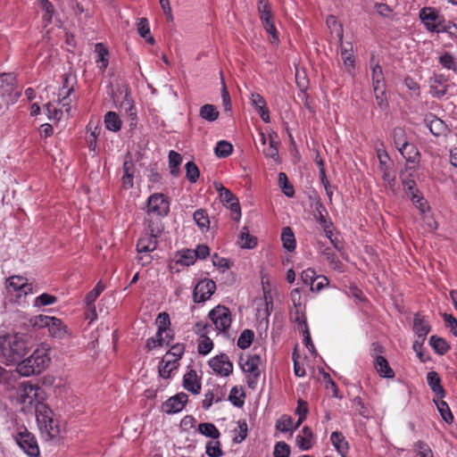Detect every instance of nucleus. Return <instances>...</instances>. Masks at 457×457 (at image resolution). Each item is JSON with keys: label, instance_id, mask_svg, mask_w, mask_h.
Wrapping results in <instances>:
<instances>
[{"label": "nucleus", "instance_id": "obj_54", "mask_svg": "<svg viewBox=\"0 0 457 457\" xmlns=\"http://www.w3.org/2000/svg\"><path fill=\"white\" fill-rule=\"evenodd\" d=\"M212 341L205 335H202L198 343V353L200 354H207L212 351Z\"/></svg>", "mask_w": 457, "mask_h": 457}, {"label": "nucleus", "instance_id": "obj_57", "mask_svg": "<svg viewBox=\"0 0 457 457\" xmlns=\"http://www.w3.org/2000/svg\"><path fill=\"white\" fill-rule=\"evenodd\" d=\"M301 280L303 284L312 286L313 282L317 280L316 271L313 269L308 268L302 271Z\"/></svg>", "mask_w": 457, "mask_h": 457}, {"label": "nucleus", "instance_id": "obj_24", "mask_svg": "<svg viewBox=\"0 0 457 457\" xmlns=\"http://www.w3.org/2000/svg\"><path fill=\"white\" fill-rule=\"evenodd\" d=\"M183 386L187 391L193 394L200 393L201 385L197 379V375L195 370H191L184 375Z\"/></svg>", "mask_w": 457, "mask_h": 457}, {"label": "nucleus", "instance_id": "obj_50", "mask_svg": "<svg viewBox=\"0 0 457 457\" xmlns=\"http://www.w3.org/2000/svg\"><path fill=\"white\" fill-rule=\"evenodd\" d=\"M104 286L102 284L101 281H99L95 288L91 290L87 295H86V304L87 306H91L94 304L97 297L100 295V294L104 291Z\"/></svg>", "mask_w": 457, "mask_h": 457}, {"label": "nucleus", "instance_id": "obj_7", "mask_svg": "<svg viewBox=\"0 0 457 457\" xmlns=\"http://www.w3.org/2000/svg\"><path fill=\"white\" fill-rule=\"evenodd\" d=\"M0 93L4 98L5 104L9 105L11 103L16 101V99L21 95L20 92L14 91L15 78L12 76V74L4 73L0 76Z\"/></svg>", "mask_w": 457, "mask_h": 457}, {"label": "nucleus", "instance_id": "obj_13", "mask_svg": "<svg viewBox=\"0 0 457 457\" xmlns=\"http://www.w3.org/2000/svg\"><path fill=\"white\" fill-rule=\"evenodd\" d=\"M371 79L373 91L381 92L386 87L383 70L378 62H374V57L370 60Z\"/></svg>", "mask_w": 457, "mask_h": 457}, {"label": "nucleus", "instance_id": "obj_39", "mask_svg": "<svg viewBox=\"0 0 457 457\" xmlns=\"http://www.w3.org/2000/svg\"><path fill=\"white\" fill-rule=\"evenodd\" d=\"M182 162V156L175 151L169 153V168L170 174L174 177H178L179 174V165Z\"/></svg>", "mask_w": 457, "mask_h": 457}, {"label": "nucleus", "instance_id": "obj_41", "mask_svg": "<svg viewBox=\"0 0 457 457\" xmlns=\"http://www.w3.org/2000/svg\"><path fill=\"white\" fill-rule=\"evenodd\" d=\"M200 116L208 121H214L219 118V112L212 104H206L200 108Z\"/></svg>", "mask_w": 457, "mask_h": 457}, {"label": "nucleus", "instance_id": "obj_6", "mask_svg": "<svg viewBox=\"0 0 457 457\" xmlns=\"http://www.w3.org/2000/svg\"><path fill=\"white\" fill-rule=\"evenodd\" d=\"M147 210L149 215L162 217L168 214L170 204L164 195L154 194L148 198Z\"/></svg>", "mask_w": 457, "mask_h": 457}, {"label": "nucleus", "instance_id": "obj_59", "mask_svg": "<svg viewBox=\"0 0 457 457\" xmlns=\"http://www.w3.org/2000/svg\"><path fill=\"white\" fill-rule=\"evenodd\" d=\"M50 321H52V317L46 315H37L30 320V323L38 328H48Z\"/></svg>", "mask_w": 457, "mask_h": 457}, {"label": "nucleus", "instance_id": "obj_36", "mask_svg": "<svg viewBox=\"0 0 457 457\" xmlns=\"http://www.w3.org/2000/svg\"><path fill=\"white\" fill-rule=\"evenodd\" d=\"M320 252L324 255L326 256V259L329 262L331 267L335 270H342V262L337 258V255L335 253V252L328 247V246H324V245H321L320 247Z\"/></svg>", "mask_w": 457, "mask_h": 457}, {"label": "nucleus", "instance_id": "obj_33", "mask_svg": "<svg viewBox=\"0 0 457 457\" xmlns=\"http://www.w3.org/2000/svg\"><path fill=\"white\" fill-rule=\"evenodd\" d=\"M326 23L328 29L330 30V33L332 35L335 34L336 37L340 41V43L342 44L344 37L343 28L342 25L337 21V18L333 15H329L326 20Z\"/></svg>", "mask_w": 457, "mask_h": 457}, {"label": "nucleus", "instance_id": "obj_48", "mask_svg": "<svg viewBox=\"0 0 457 457\" xmlns=\"http://www.w3.org/2000/svg\"><path fill=\"white\" fill-rule=\"evenodd\" d=\"M186 169V177L191 182L195 183L198 179L200 176L199 170L195 162H188L185 165Z\"/></svg>", "mask_w": 457, "mask_h": 457}, {"label": "nucleus", "instance_id": "obj_56", "mask_svg": "<svg viewBox=\"0 0 457 457\" xmlns=\"http://www.w3.org/2000/svg\"><path fill=\"white\" fill-rule=\"evenodd\" d=\"M290 447L285 442H278L274 447V457H289Z\"/></svg>", "mask_w": 457, "mask_h": 457}, {"label": "nucleus", "instance_id": "obj_47", "mask_svg": "<svg viewBox=\"0 0 457 457\" xmlns=\"http://www.w3.org/2000/svg\"><path fill=\"white\" fill-rule=\"evenodd\" d=\"M278 184L283 191V193L288 196L292 197L295 194V190L293 186L289 183L288 179L284 172H280L278 174Z\"/></svg>", "mask_w": 457, "mask_h": 457}, {"label": "nucleus", "instance_id": "obj_38", "mask_svg": "<svg viewBox=\"0 0 457 457\" xmlns=\"http://www.w3.org/2000/svg\"><path fill=\"white\" fill-rule=\"evenodd\" d=\"M434 402L436 405V408L442 417V419L448 424H452L453 422V415L449 408V405L446 402L443 400H435Z\"/></svg>", "mask_w": 457, "mask_h": 457}, {"label": "nucleus", "instance_id": "obj_8", "mask_svg": "<svg viewBox=\"0 0 457 457\" xmlns=\"http://www.w3.org/2000/svg\"><path fill=\"white\" fill-rule=\"evenodd\" d=\"M209 317L219 331H226L230 327V312L225 306L215 307L210 312Z\"/></svg>", "mask_w": 457, "mask_h": 457}, {"label": "nucleus", "instance_id": "obj_62", "mask_svg": "<svg viewBox=\"0 0 457 457\" xmlns=\"http://www.w3.org/2000/svg\"><path fill=\"white\" fill-rule=\"evenodd\" d=\"M195 253L193 250L187 249L183 251L179 262L184 265L189 266L195 262Z\"/></svg>", "mask_w": 457, "mask_h": 457}, {"label": "nucleus", "instance_id": "obj_11", "mask_svg": "<svg viewBox=\"0 0 457 457\" xmlns=\"http://www.w3.org/2000/svg\"><path fill=\"white\" fill-rule=\"evenodd\" d=\"M209 365L212 370L221 376H228L233 370V365L228 357L221 353L209 361Z\"/></svg>", "mask_w": 457, "mask_h": 457}, {"label": "nucleus", "instance_id": "obj_26", "mask_svg": "<svg viewBox=\"0 0 457 457\" xmlns=\"http://www.w3.org/2000/svg\"><path fill=\"white\" fill-rule=\"evenodd\" d=\"M430 91L436 97H441L446 93L447 86L443 76H435L430 79Z\"/></svg>", "mask_w": 457, "mask_h": 457}, {"label": "nucleus", "instance_id": "obj_25", "mask_svg": "<svg viewBox=\"0 0 457 457\" xmlns=\"http://www.w3.org/2000/svg\"><path fill=\"white\" fill-rule=\"evenodd\" d=\"M413 331L417 335V337H426L430 331L428 321L419 313L414 316Z\"/></svg>", "mask_w": 457, "mask_h": 457}, {"label": "nucleus", "instance_id": "obj_22", "mask_svg": "<svg viewBox=\"0 0 457 457\" xmlns=\"http://www.w3.org/2000/svg\"><path fill=\"white\" fill-rule=\"evenodd\" d=\"M251 103L256 108L262 120L266 123L270 122V114L264 98L261 95L253 93L251 96Z\"/></svg>", "mask_w": 457, "mask_h": 457}, {"label": "nucleus", "instance_id": "obj_60", "mask_svg": "<svg viewBox=\"0 0 457 457\" xmlns=\"http://www.w3.org/2000/svg\"><path fill=\"white\" fill-rule=\"evenodd\" d=\"M291 301L296 309V312L302 311V307L303 305V301L302 298V295L299 288H295L292 290L290 294Z\"/></svg>", "mask_w": 457, "mask_h": 457}, {"label": "nucleus", "instance_id": "obj_10", "mask_svg": "<svg viewBox=\"0 0 457 457\" xmlns=\"http://www.w3.org/2000/svg\"><path fill=\"white\" fill-rule=\"evenodd\" d=\"M216 288L215 283L211 279H204L199 281L194 289L193 298L195 303H202L208 300Z\"/></svg>", "mask_w": 457, "mask_h": 457}, {"label": "nucleus", "instance_id": "obj_5", "mask_svg": "<svg viewBox=\"0 0 457 457\" xmlns=\"http://www.w3.org/2000/svg\"><path fill=\"white\" fill-rule=\"evenodd\" d=\"M15 440L19 446L31 457H37L39 454V447L35 436L26 428L20 431L15 436Z\"/></svg>", "mask_w": 457, "mask_h": 457}, {"label": "nucleus", "instance_id": "obj_23", "mask_svg": "<svg viewBox=\"0 0 457 457\" xmlns=\"http://www.w3.org/2000/svg\"><path fill=\"white\" fill-rule=\"evenodd\" d=\"M427 382L433 393L439 396L440 399L445 395V391L441 386V378L437 372L429 371L427 374Z\"/></svg>", "mask_w": 457, "mask_h": 457}, {"label": "nucleus", "instance_id": "obj_28", "mask_svg": "<svg viewBox=\"0 0 457 457\" xmlns=\"http://www.w3.org/2000/svg\"><path fill=\"white\" fill-rule=\"evenodd\" d=\"M374 365L380 376L387 378H392L395 377V372L390 368L386 359L383 356H377Z\"/></svg>", "mask_w": 457, "mask_h": 457}, {"label": "nucleus", "instance_id": "obj_18", "mask_svg": "<svg viewBox=\"0 0 457 457\" xmlns=\"http://www.w3.org/2000/svg\"><path fill=\"white\" fill-rule=\"evenodd\" d=\"M7 287H12L14 291H21L24 295L32 292V285L28 284L26 278L21 276H12L7 279Z\"/></svg>", "mask_w": 457, "mask_h": 457}, {"label": "nucleus", "instance_id": "obj_43", "mask_svg": "<svg viewBox=\"0 0 457 457\" xmlns=\"http://www.w3.org/2000/svg\"><path fill=\"white\" fill-rule=\"evenodd\" d=\"M155 323L158 327L157 336L161 337L166 332L170 324V316L167 312H161L158 314Z\"/></svg>", "mask_w": 457, "mask_h": 457}, {"label": "nucleus", "instance_id": "obj_44", "mask_svg": "<svg viewBox=\"0 0 457 457\" xmlns=\"http://www.w3.org/2000/svg\"><path fill=\"white\" fill-rule=\"evenodd\" d=\"M393 140L395 147L399 149L401 146L408 143L407 135L403 128L396 127L393 130Z\"/></svg>", "mask_w": 457, "mask_h": 457}, {"label": "nucleus", "instance_id": "obj_17", "mask_svg": "<svg viewBox=\"0 0 457 457\" xmlns=\"http://www.w3.org/2000/svg\"><path fill=\"white\" fill-rule=\"evenodd\" d=\"M261 363V357L258 354L248 356L246 361L243 362L241 359L240 366L245 372L250 373L254 378L260 376L259 365Z\"/></svg>", "mask_w": 457, "mask_h": 457}, {"label": "nucleus", "instance_id": "obj_46", "mask_svg": "<svg viewBox=\"0 0 457 457\" xmlns=\"http://www.w3.org/2000/svg\"><path fill=\"white\" fill-rule=\"evenodd\" d=\"M254 337V334L250 329H245L237 339V346L241 349L248 348Z\"/></svg>", "mask_w": 457, "mask_h": 457}, {"label": "nucleus", "instance_id": "obj_58", "mask_svg": "<svg viewBox=\"0 0 457 457\" xmlns=\"http://www.w3.org/2000/svg\"><path fill=\"white\" fill-rule=\"evenodd\" d=\"M57 298L48 294H42L35 299V306H46L54 303Z\"/></svg>", "mask_w": 457, "mask_h": 457}, {"label": "nucleus", "instance_id": "obj_9", "mask_svg": "<svg viewBox=\"0 0 457 457\" xmlns=\"http://www.w3.org/2000/svg\"><path fill=\"white\" fill-rule=\"evenodd\" d=\"M40 388L29 383L21 384L17 390V401L23 404L32 405L40 402L38 400V391Z\"/></svg>", "mask_w": 457, "mask_h": 457}, {"label": "nucleus", "instance_id": "obj_19", "mask_svg": "<svg viewBox=\"0 0 457 457\" xmlns=\"http://www.w3.org/2000/svg\"><path fill=\"white\" fill-rule=\"evenodd\" d=\"M157 237L146 234L142 237L137 244V250L139 254L149 253L157 247Z\"/></svg>", "mask_w": 457, "mask_h": 457}, {"label": "nucleus", "instance_id": "obj_31", "mask_svg": "<svg viewBox=\"0 0 457 457\" xmlns=\"http://www.w3.org/2000/svg\"><path fill=\"white\" fill-rule=\"evenodd\" d=\"M104 123L107 129L117 132L121 128V120L114 112H108L104 116Z\"/></svg>", "mask_w": 457, "mask_h": 457}, {"label": "nucleus", "instance_id": "obj_14", "mask_svg": "<svg viewBox=\"0 0 457 457\" xmlns=\"http://www.w3.org/2000/svg\"><path fill=\"white\" fill-rule=\"evenodd\" d=\"M425 122L427 123L430 132L436 137L445 135L449 131L445 121L433 114L428 115L425 119Z\"/></svg>", "mask_w": 457, "mask_h": 457}, {"label": "nucleus", "instance_id": "obj_12", "mask_svg": "<svg viewBox=\"0 0 457 457\" xmlns=\"http://www.w3.org/2000/svg\"><path fill=\"white\" fill-rule=\"evenodd\" d=\"M188 396L185 393H179L174 396L170 397L165 403H162V409L168 414L177 413L183 410L187 403Z\"/></svg>", "mask_w": 457, "mask_h": 457}, {"label": "nucleus", "instance_id": "obj_15", "mask_svg": "<svg viewBox=\"0 0 457 457\" xmlns=\"http://www.w3.org/2000/svg\"><path fill=\"white\" fill-rule=\"evenodd\" d=\"M35 412L39 428H46L47 422H52L53 411L43 403L37 402Z\"/></svg>", "mask_w": 457, "mask_h": 457}, {"label": "nucleus", "instance_id": "obj_51", "mask_svg": "<svg viewBox=\"0 0 457 457\" xmlns=\"http://www.w3.org/2000/svg\"><path fill=\"white\" fill-rule=\"evenodd\" d=\"M40 430L47 439H53L56 437L60 431L54 419H52V422H47L46 428H42Z\"/></svg>", "mask_w": 457, "mask_h": 457}, {"label": "nucleus", "instance_id": "obj_64", "mask_svg": "<svg viewBox=\"0 0 457 457\" xmlns=\"http://www.w3.org/2000/svg\"><path fill=\"white\" fill-rule=\"evenodd\" d=\"M443 320L445 326L451 328L452 333L457 337V320L452 315L444 313Z\"/></svg>", "mask_w": 457, "mask_h": 457}, {"label": "nucleus", "instance_id": "obj_34", "mask_svg": "<svg viewBox=\"0 0 457 457\" xmlns=\"http://www.w3.org/2000/svg\"><path fill=\"white\" fill-rule=\"evenodd\" d=\"M341 56L345 71L349 74H353L354 69V57L352 53V48L348 49L341 44Z\"/></svg>", "mask_w": 457, "mask_h": 457}, {"label": "nucleus", "instance_id": "obj_27", "mask_svg": "<svg viewBox=\"0 0 457 457\" xmlns=\"http://www.w3.org/2000/svg\"><path fill=\"white\" fill-rule=\"evenodd\" d=\"M332 445L335 446L337 451L343 456L345 457L348 451V443L341 432L335 431L330 436Z\"/></svg>", "mask_w": 457, "mask_h": 457}, {"label": "nucleus", "instance_id": "obj_20", "mask_svg": "<svg viewBox=\"0 0 457 457\" xmlns=\"http://www.w3.org/2000/svg\"><path fill=\"white\" fill-rule=\"evenodd\" d=\"M398 151L406 162L413 164L420 162V154L413 144L408 142L406 145L401 146Z\"/></svg>", "mask_w": 457, "mask_h": 457}, {"label": "nucleus", "instance_id": "obj_3", "mask_svg": "<svg viewBox=\"0 0 457 457\" xmlns=\"http://www.w3.org/2000/svg\"><path fill=\"white\" fill-rule=\"evenodd\" d=\"M213 187L219 192L220 201L230 209L231 218L238 221L241 218V208L237 197L220 182L215 181Z\"/></svg>", "mask_w": 457, "mask_h": 457}, {"label": "nucleus", "instance_id": "obj_49", "mask_svg": "<svg viewBox=\"0 0 457 457\" xmlns=\"http://www.w3.org/2000/svg\"><path fill=\"white\" fill-rule=\"evenodd\" d=\"M206 453L210 457H220L223 454L220 443L216 439L209 441L206 445Z\"/></svg>", "mask_w": 457, "mask_h": 457}, {"label": "nucleus", "instance_id": "obj_37", "mask_svg": "<svg viewBox=\"0 0 457 457\" xmlns=\"http://www.w3.org/2000/svg\"><path fill=\"white\" fill-rule=\"evenodd\" d=\"M278 141L276 140V138L272 135H270L269 145L263 146V149H262L263 154L266 157L271 158L274 161L278 162Z\"/></svg>", "mask_w": 457, "mask_h": 457}, {"label": "nucleus", "instance_id": "obj_32", "mask_svg": "<svg viewBox=\"0 0 457 457\" xmlns=\"http://www.w3.org/2000/svg\"><path fill=\"white\" fill-rule=\"evenodd\" d=\"M281 240L283 243V246L289 252H292L295 248V235L289 227H285L282 229L281 233Z\"/></svg>", "mask_w": 457, "mask_h": 457}, {"label": "nucleus", "instance_id": "obj_16", "mask_svg": "<svg viewBox=\"0 0 457 457\" xmlns=\"http://www.w3.org/2000/svg\"><path fill=\"white\" fill-rule=\"evenodd\" d=\"M314 435L312 429L305 426L295 438L296 445L303 451L311 449L313 445Z\"/></svg>", "mask_w": 457, "mask_h": 457}, {"label": "nucleus", "instance_id": "obj_53", "mask_svg": "<svg viewBox=\"0 0 457 457\" xmlns=\"http://www.w3.org/2000/svg\"><path fill=\"white\" fill-rule=\"evenodd\" d=\"M194 220L201 228H209L210 220L204 210L199 209L195 211L194 213Z\"/></svg>", "mask_w": 457, "mask_h": 457}, {"label": "nucleus", "instance_id": "obj_1", "mask_svg": "<svg viewBox=\"0 0 457 457\" xmlns=\"http://www.w3.org/2000/svg\"><path fill=\"white\" fill-rule=\"evenodd\" d=\"M32 346L31 336L11 333L0 337V359L6 364H18Z\"/></svg>", "mask_w": 457, "mask_h": 457}, {"label": "nucleus", "instance_id": "obj_55", "mask_svg": "<svg viewBox=\"0 0 457 457\" xmlns=\"http://www.w3.org/2000/svg\"><path fill=\"white\" fill-rule=\"evenodd\" d=\"M293 420L290 416L283 415L277 420L276 428L281 432H288L292 429Z\"/></svg>", "mask_w": 457, "mask_h": 457}, {"label": "nucleus", "instance_id": "obj_29", "mask_svg": "<svg viewBox=\"0 0 457 457\" xmlns=\"http://www.w3.org/2000/svg\"><path fill=\"white\" fill-rule=\"evenodd\" d=\"M49 333L58 338H62L67 334L66 326L62 324V320L52 317V321H50V324L48 326Z\"/></svg>", "mask_w": 457, "mask_h": 457}, {"label": "nucleus", "instance_id": "obj_63", "mask_svg": "<svg viewBox=\"0 0 457 457\" xmlns=\"http://www.w3.org/2000/svg\"><path fill=\"white\" fill-rule=\"evenodd\" d=\"M414 446L418 450V453L420 455V457H433V453L430 447L426 443L422 441H418Z\"/></svg>", "mask_w": 457, "mask_h": 457}, {"label": "nucleus", "instance_id": "obj_40", "mask_svg": "<svg viewBox=\"0 0 457 457\" xmlns=\"http://www.w3.org/2000/svg\"><path fill=\"white\" fill-rule=\"evenodd\" d=\"M258 12L262 22L273 20L271 6L268 0H258Z\"/></svg>", "mask_w": 457, "mask_h": 457}, {"label": "nucleus", "instance_id": "obj_61", "mask_svg": "<svg viewBox=\"0 0 457 457\" xmlns=\"http://www.w3.org/2000/svg\"><path fill=\"white\" fill-rule=\"evenodd\" d=\"M74 84L75 77L67 73L63 75V82L62 88H63V90H66V95H71V93L74 90Z\"/></svg>", "mask_w": 457, "mask_h": 457}, {"label": "nucleus", "instance_id": "obj_42", "mask_svg": "<svg viewBox=\"0 0 457 457\" xmlns=\"http://www.w3.org/2000/svg\"><path fill=\"white\" fill-rule=\"evenodd\" d=\"M198 431L208 437L218 439L220 436V431L212 423H200L198 425Z\"/></svg>", "mask_w": 457, "mask_h": 457}, {"label": "nucleus", "instance_id": "obj_45", "mask_svg": "<svg viewBox=\"0 0 457 457\" xmlns=\"http://www.w3.org/2000/svg\"><path fill=\"white\" fill-rule=\"evenodd\" d=\"M232 150L233 146L230 143L221 140L217 143L214 152L218 157L225 158L232 153Z\"/></svg>", "mask_w": 457, "mask_h": 457}, {"label": "nucleus", "instance_id": "obj_52", "mask_svg": "<svg viewBox=\"0 0 457 457\" xmlns=\"http://www.w3.org/2000/svg\"><path fill=\"white\" fill-rule=\"evenodd\" d=\"M95 52L97 54L98 59L96 62H102L101 68L104 70L108 65V60L106 56L108 55L107 49L104 46L102 43H97L95 46Z\"/></svg>", "mask_w": 457, "mask_h": 457}, {"label": "nucleus", "instance_id": "obj_2", "mask_svg": "<svg viewBox=\"0 0 457 457\" xmlns=\"http://www.w3.org/2000/svg\"><path fill=\"white\" fill-rule=\"evenodd\" d=\"M46 352L45 348L36 349L28 358L22 359L16 365L17 372L24 377L41 373L50 362Z\"/></svg>", "mask_w": 457, "mask_h": 457}, {"label": "nucleus", "instance_id": "obj_21", "mask_svg": "<svg viewBox=\"0 0 457 457\" xmlns=\"http://www.w3.org/2000/svg\"><path fill=\"white\" fill-rule=\"evenodd\" d=\"M178 365L179 361L166 353L158 366L160 376L164 378H169L171 371L178 368Z\"/></svg>", "mask_w": 457, "mask_h": 457}, {"label": "nucleus", "instance_id": "obj_4", "mask_svg": "<svg viewBox=\"0 0 457 457\" xmlns=\"http://www.w3.org/2000/svg\"><path fill=\"white\" fill-rule=\"evenodd\" d=\"M420 18L426 28L432 32L440 33L444 31V18L439 15L438 12L430 7H425L420 12Z\"/></svg>", "mask_w": 457, "mask_h": 457}, {"label": "nucleus", "instance_id": "obj_35", "mask_svg": "<svg viewBox=\"0 0 457 457\" xmlns=\"http://www.w3.org/2000/svg\"><path fill=\"white\" fill-rule=\"evenodd\" d=\"M429 345L440 355L445 354L449 349L450 345L443 337L431 336L429 338Z\"/></svg>", "mask_w": 457, "mask_h": 457}, {"label": "nucleus", "instance_id": "obj_30", "mask_svg": "<svg viewBox=\"0 0 457 457\" xmlns=\"http://www.w3.org/2000/svg\"><path fill=\"white\" fill-rule=\"evenodd\" d=\"M238 245L241 248H253L257 245V238L249 234L248 228L244 227L239 235Z\"/></svg>", "mask_w": 457, "mask_h": 457}]
</instances>
